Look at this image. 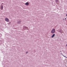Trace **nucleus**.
<instances>
[{
	"instance_id": "obj_14",
	"label": "nucleus",
	"mask_w": 67,
	"mask_h": 67,
	"mask_svg": "<svg viewBox=\"0 0 67 67\" xmlns=\"http://www.w3.org/2000/svg\"><path fill=\"white\" fill-rule=\"evenodd\" d=\"M66 16H67V14L66 15Z\"/></svg>"
},
{
	"instance_id": "obj_5",
	"label": "nucleus",
	"mask_w": 67,
	"mask_h": 67,
	"mask_svg": "<svg viewBox=\"0 0 67 67\" xmlns=\"http://www.w3.org/2000/svg\"><path fill=\"white\" fill-rule=\"evenodd\" d=\"M25 5H29V3L28 2H26L25 3Z\"/></svg>"
},
{
	"instance_id": "obj_6",
	"label": "nucleus",
	"mask_w": 67,
	"mask_h": 67,
	"mask_svg": "<svg viewBox=\"0 0 67 67\" xmlns=\"http://www.w3.org/2000/svg\"><path fill=\"white\" fill-rule=\"evenodd\" d=\"M3 5H2L1 7V10H3Z\"/></svg>"
},
{
	"instance_id": "obj_2",
	"label": "nucleus",
	"mask_w": 67,
	"mask_h": 67,
	"mask_svg": "<svg viewBox=\"0 0 67 67\" xmlns=\"http://www.w3.org/2000/svg\"><path fill=\"white\" fill-rule=\"evenodd\" d=\"M5 21H6V22H9V19L7 18H5Z\"/></svg>"
},
{
	"instance_id": "obj_7",
	"label": "nucleus",
	"mask_w": 67,
	"mask_h": 67,
	"mask_svg": "<svg viewBox=\"0 0 67 67\" xmlns=\"http://www.w3.org/2000/svg\"><path fill=\"white\" fill-rule=\"evenodd\" d=\"M21 22V21L20 20L18 21L17 22V23H18V24H19V23H20Z\"/></svg>"
},
{
	"instance_id": "obj_13",
	"label": "nucleus",
	"mask_w": 67,
	"mask_h": 67,
	"mask_svg": "<svg viewBox=\"0 0 67 67\" xmlns=\"http://www.w3.org/2000/svg\"><path fill=\"white\" fill-rule=\"evenodd\" d=\"M66 18H65V19L66 20Z\"/></svg>"
},
{
	"instance_id": "obj_9",
	"label": "nucleus",
	"mask_w": 67,
	"mask_h": 67,
	"mask_svg": "<svg viewBox=\"0 0 67 67\" xmlns=\"http://www.w3.org/2000/svg\"><path fill=\"white\" fill-rule=\"evenodd\" d=\"M60 32L61 33H63V31L62 30L60 31Z\"/></svg>"
},
{
	"instance_id": "obj_8",
	"label": "nucleus",
	"mask_w": 67,
	"mask_h": 67,
	"mask_svg": "<svg viewBox=\"0 0 67 67\" xmlns=\"http://www.w3.org/2000/svg\"><path fill=\"white\" fill-rule=\"evenodd\" d=\"M23 27H24V28H25V29H27V27H26L25 26H24Z\"/></svg>"
},
{
	"instance_id": "obj_11",
	"label": "nucleus",
	"mask_w": 67,
	"mask_h": 67,
	"mask_svg": "<svg viewBox=\"0 0 67 67\" xmlns=\"http://www.w3.org/2000/svg\"><path fill=\"white\" fill-rule=\"evenodd\" d=\"M26 54H27V53H28V52H26Z\"/></svg>"
},
{
	"instance_id": "obj_12",
	"label": "nucleus",
	"mask_w": 67,
	"mask_h": 67,
	"mask_svg": "<svg viewBox=\"0 0 67 67\" xmlns=\"http://www.w3.org/2000/svg\"><path fill=\"white\" fill-rule=\"evenodd\" d=\"M9 24H11V22H10L9 23Z\"/></svg>"
},
{
	"instance_id": "obj_15",
	"label": "nucleus",
	"mask_w": 67,
	"mask_h": 67,
	"mask_svg": "<svg viewBox=\"0 0 67 67\" xmlns=\"http://www.w3.org/2000/svg\"><path fill=\"white\" fill-rule=\"evenodd\" d=\"M66 46H67V44H66Z\"/></svg>"
},
{
	"instance_id": "obj_3",
	"label": "nucleus",
	"mask_w": 67,
	"mask_h": 67,
	"mask_svg": "<svg viewBox=\"0 0 67 67\" xmlns=\"http://www.w3.org/2000/svg\"><path fill=\"white\" fill-rule=\"evenodd\" d=\"M55 2L56 3H57V4H59V3H58V2H59V1H58V0H56Z\"/></svg>"
},
{
	"instance_id": "obj_1",
	"label": "nucleus",
	"mask_w": 67,
	"mask_h": 67,
	"mask_svg": "<svg viewBox=\"0 0 67 67\" xmlns=\"http://www.w3.org/2000/svg\"><path fill=\"white\" fill-rule=\"evenodd\" d=\"M55 29H53L51 31L52 34H54L55 33Z\"/></svg>"
},
{
	"instance_id": "obj_10",
	"label": "nucleus",
	"mask_w": 67,
	"mask_h": 67,
	"mask_svg": "<svg viewBox=\"0 0 67 67\" xmlns=\"http://www.w3.org/2000/svg\"><path fill=\"white\" fill-rule=\"evenodd\" d=\"M63 56H64V57H65V58H67V57H66L65 56V55H63Z\"/></svg>"
},
{
	"instance_id": "obj_4",
	"label": "nucleus",
	"mask_w": 67,
	"mask_h": 67,
	"mask_svg": "<svg viewBox=\"0 0 67 67\" xmlns=\"http://www.w3.org/2000/svg\"><path fill=\"white\" fill-rule=\"evenodd\" d=\"M55 34H53L51 36V37L52 38H53V37H54L55 36Z\"/></svg>"
}]
</instances>
